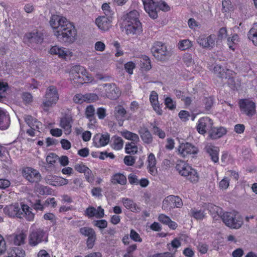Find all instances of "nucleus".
Segmentation results:
<instances>
[{
    "mask_svg": "<svg viewBox=\"0 0 257 257\" xmlns=\"http://www.w3.org/2000/svg\"><path fill=\"white\" fill-rule=\"evenodd\" d=\"M54 35L58 40L66 44H72L77 39V30L65 17L54 15L49 21Z\"/></svg>",
    "mask_w": 257,
    "mask_h": 257,
    "instance_id": "nucleus-1",
    "label": "nucleus"
},
{
    "mask_svg": "<svg viewBox=\"0 0 257 257\" xmlns=\"http://www.w3.org/2000/svg\"><path fill=\"white\" fill-rule=\"evenodd\" d=\"M4 213L11 217L16 216L20 218L25 217L27 220L31 221L34 217V214L30 210V207L25 204L20 207L18 203L6 206L4 209Z\"/></svg>",
    "mask_w": 257,
    "mask_h": 257,
    "instance_id": "nucleus-2",
    "label": "nucleus"
},
{
    "mask_svg": "<svg viewBox=\"0 0 257 257\" xmlns=\"http://www.w3.org/2000/svg\"><path fill=\"white\" fill-rule=\"evenodd\" d=\"M176 169L180 175L186 178L192 183H196L199 180V175L196 170L183 161H179Z\"/></svg>",
    "mask_w": 257,
    "mask_h": 257,
    "instance_id": "nucleus-3",
    "label": "nucleus"
},
{
    "mask_svg": "<svg viewBox=\"0 0 257 257\" xmlns=\"http://www.w3.org/2000/svg\"><path fill=\"white\" fill-rule=\"evenodd\" d=\"M59 99V94L57 87L50 85L46 90L44 99L41 106L44 111H48L50 107L57 103Z\"/></svg>",
    "mask_w": 257,
    "mask_h": 257,
    "instance_id": "nucleus-4",
    "label": "nucleus"
},
{
    "mask_svg": "<svg viewBox=\"0 0 257 257\" xmlns=\"http://www.w3.org/2000/svg\"><path fill=\"white\" fill-rule=\"evenodd\" d=\"M220 218L224 224L229 228L239 229L243 224V221L238 213L235 211L225 212Z\"/></svg>",
    "mask_w": 257,
    "mask_h": 257,
    "instance_id": "nucleus-5",
    "label": "nucleus"
},
{
    "mask_svg": "<svg viewBox=\"0 0 257 257\" xmlns=\"http://www.w3.org/2000/svg\"><path fill=\"white\" fill-rule=\"evenodd\" d=\"M142 1L145 11L153 19L158 17V9L164 12H167L170 10L169 5L165 2H160L157 6L153 0H142Z\"/></svg>",
    "mask_w": 257,
    "mask_h": 257,
    "instance_id": "nucleus-6",
    "label": "nucleus"
},
{
    "mask_svg": "<svg viewBox=\"0 0 257 257\" xmlns=\"http://www.w3.org/2000/svg\"><path fill=\"white\" fill-rule=\"evenodd\" d=\"M153 55L158 60L165 61L172 55L171 50L160 42H155L151 48Z\"/></svg>",
    "mask_w": 257,
    "mask_h": 257,
    "instance_id": "nucleus-7",
    "label": "nucleus"
},
{
    "mask_svg": "<svg viewBox=\"0 0 257 257\" xmlns=\"http://www.w3.org/2000/svg\"><path fill=\"white\" fill-rule=\"evenodd\" d=\"M29 244L31 246H36L40 243L48 241V235L41 228H37L31 231L29 235Z\"/></svg>",
    "mask_w": 257,
    "mask_h": 257,
    "instance_id": "nucleus-8",
    "label": "nucleus"
},
{
    "mask_svg": "<svg viewBox=\"0 0 257 257\" xmlns=\"http://www.w3.org/2000/svg\"><path fill=\"white\" fill-rule=\"evenodd\" d=\"M183 205L181 199L177 196L170 195L163 201L162 209L164 210H170L174 208H180Z\"/></svg>",
    "mask_w": 257,
    "mask_h": 257,
    "instance_id": "nucleus-9",
    "label": "nucleus"
},
{
    "mask_svg": "<svg viewBox=\"0 0 257 257\" xmlns=\"http://www.w3.org/2000/svg\"><path fill=\"white\" fill-rule=\"evenodd\" d=\"M241 111L249 117L253 116L256 112L254 102L249 99H241L239 101Z\"/></svg>",
    "mask_w": 257,
    "mask_h": 257,
    "instance_id": "nucleus-10",
    "label": "nucleus"
},
{
    "mask_svg": "<svg viewBox=\"0 0 257 257\" xmlns=\"http://www.w3.org/2000/svg\"><path fill=\"white\" fill-rule=\"evenodd\" d=\"M216 38L215 35H210L208 36L201 35L197 39V42L202 48L211 50L216 45Z\"/></svg>",
    "mask_w": 257,
    "mask_h": 257,
    "instance_id": "nucleus-11",
    "label": "nucleus"
},
{
    "mask_svg": "<svg viewBox=\"0 0 257 257\" xmlns=\"http://www.w3.org/2000/svg\"><path fill=\"white\" fill-rule=\"evenodd\" d=\"M106 96L111 99H116L120 95L119 88L114 83H107L102 85Z\"/></svg>",
    "mask_w": 257,
    "mask_h": 257,
    "instance_id": "nucleus-12",
    "label": "nucleus"
},
{
    "mask_svg": "<svg viewBox=\"0 0 257 257\" xmlns=\"http://www.w3.org/2000/svg\"><path fill=\"white\" fill-rule=\"evenodd\" d=\"M178 153L183 157L189 155L196 154L198 149L195 146L189 143L181 144L178 148Z\"/></svg>",
    "mask_w": 257,
    "mask_h": 257,
    "instance_id": "nucleus-13",
    "label": "nucleus"
},
{
    "mask_svg": "<svg viewBox=\"0 0 257 257\" xmlns=\"http://www.w3.org/2000/svg\"><path fill=\"white\" fill-rule=\"evenodd\" d=\"M22 173L23 176L30 182H38L41 179L40 173L31 167L24 168Z\"/></svg>",
    "mask_w": 257,
    "mask_h": 257,
    "instance_id": "nucleus-14",
    "label": "nucleus"
},
{
    "mask_svg": "<svg viewBox=\"0 0 257 257\" xmlns=\"http://www.w3.org/2000/svg\"><path fill=\"white\" fill-rule=\"evenodd\" d=\"M49 53L52 55H57L59 58L64 59H70L72 56V52L69 49L60 47L58 46H53Z\"/></svg>",
    "mask_w": 257,
    "mask_h": 257,
    "instance_id": "nucleus-15",
    "label": "nucleus"
},
{
    "mask_svg": "<svg viewBox=\"0 0 257 257\" xmlns=\"http://www.w3.org/2000/svg\"><path fill=\"white\" fill-rule=\"evenodd\" d=\"M213 122L212 119L208 117L201 118L197 126V130L200 134H204L207 131L209 132L212 128Z\"/></svg>",
    "mask_w": 257,
    "mask_h": 257,
    "instance_id": "nucleus-16",
    "label": "nucleus"
},
{
    "mask_svg": "<svg viewBox=\"0 0 257 257\" xmlns=\"http://www.w3.org/2000/svg\"><path fill=\"white\" fill-rule=\"evenodd\" d=\"M43 34L37 30L27 33L25 39L30 43H41L43 40Z\"/></svg>",
    "mask_w": 257,
    "mask_h": 257,
    "instance_id": "nucleus-17",
    "label": "nucleus"
},
{
    "mask_svg": "<svg viewBox=\"0 0 257 257\" xmlns=\"http://www.w3.org/2000/svg\"><path fill=\"white\" fill-rule=\"evenodd\" d=\"M73 122L72 117L69 115H66L61 119L60 125L63 128L65 134L71 133Z\"/></svg>",
    "mask_w": 257,
    "mask_h": 257,
    "instance_id": "nucleus-18",
    "label": "nucleus"
},
{
    "mask_svg": "<svg viewBox=\"0 0 257 257\" xmlns=\"http://www.w3.org/2000/svg\"><path fill=\"white\" fill-rule=\"evenodd\" d=\"M205 152L208 153L211 157V160L214 163L218 161L219 148L212 144L207 143L204 148Z\"/></svg>",
    "mask_w": 257,
    "mask_h": 257,
    "instance_id": "nucleus-19",
    "label": "nucleus"
},
{
    "mask_svg": "<svg viewBox=\"0 0 257 257\" xmlns=\"http://www.w3.org/2000/svg\"><path fill=\"white\" fill-rule=\"evenodd\" d=\"M109 135L108 134L104 135L96 134L93 138V145L98 148L106 145L109 142Z\"/></svg>",
    "mask_w": 257,
    "mask_h": 257,
    "instance_id": "nucleus-20",
    "label": "nucleus"
},
{
    "mask_svg": "<svg viewBox=\"0 0 257 257\" xmlns=\"http://www.w3.org/2000/svg\"><path fill=\"white\" fill-rule=\"evenodd\" d=\"M126 32L127 35H140L142 32L141 22L135 24H125Z\"/></svg>",
    "mask_w": 257,
    "mask_h": 257,
    "instance_id": "nucleus-21",
    "label": "nucleus"
},
{
    "mask_svg": "<svg viewBox=\"0 0 257 257\" xmlns=\"http://www.w3.org/2000/svg\"><path fill=\"white\" fill-rule=\"evenodd\" d=\"M95 23L98 27L103 31H107L111 27L110 19L105 16L97 18L95 20Z\"/></svg>",
    "mask_w": 257,
    "mask_h": 257,
    "instance_id": "nucleus-22",
    "label": "nucleus"
},
{
    "mask_svg": "<svg viewBox=\"0 0 257 257\" xmlns=\"http://www.w3.org/2000/svg\"><path fill=\"white\" fill-rule=\"evenodd\" d=\"M158 95L156 92L153 91H152L150 96V101L152 104L154 110L159 114L161 115L162 114V110L160 108L159 104L158 103Z\"/></svg>",
    "mask_w": 257,
    "mask_h": 257,
    "instance_id": "nucleus-23",
    "label": "nucleus"
},
{
    "mask_svg": "<svg viewBox=\"0 0 257 257\" xmlns=\"http://www.w3.org/2000/svg\"><path fill=\"white\" fill-rule=\"evenodd\" d=\"M25 251L20 246L10 248L8 250V257H25Z\"/></svg>",
    "mask_w": 257,
    "mask_h": 257,
    "instance_id": "nucleus-24",
    "label": "nucleus"
},
{
    "mask_svg": "<svg viewBox=\"0 0 257 257\" xmlns=\"http://www.w3.org/2000/svg\"><path fill=\"white\" fill-rule=\"evenodd\" d=\"M10 119L6 112L0 108V130H6L9 126Z\"/></svg>",
    "mask_w": 257,
    "mask_h": 257,
    "instance_id": "nucleus-25",
    "label": "nucleus"
},
{
    "mask_svg": "<svg viewBox=\"0 0 257 257\" xmlns=\"http://www.w3.org/2000/svg\"><path fill=\"white\" fill-rule=\"evenodd\" d=\"M226 131L225 128L223 127H213L210 130L209 137L213 140H215L221 137L223 135L226 134Z\"/></svg>",
    "mask_w": 257,
    "mask_h": 257,
    "instance_id": "nucleus-26",
    "label": "nucleus"
},
{
    "mask_svg": "<svg viewBox=\"0 0 257 257\" xmlns=\"http://www.w3.org/2000/svg\"><path fill=\"white\" fill-rule=\"evenodd\" d=\"M139 133L141 136L142 140H143L144 143L150 144L152 143V136L147 128H141L139 131Z\"/></svg>",
    "mask_w": 257,
    "mask_h": 257,
    "instance_id": "nucleus-27",
    "label": "nucleus"
},
{
    "mask_svg": "<svg viewBox=\"0 0 257 257\" xmlns=\"http://www.w3.org/2000/svg\"><path fill=\"white\" fill-rule=\"evenodd\" d=\"M83 73H85V69L83 67L79 65H75L71 69L70 77V79L73 81H75L76 79L79 77Z\"/></svg>",
    "mask_w": 257,
    "mask_h": 257,
    "instance_id": "nucleus-28",
    "label": "nucleus"
},
{
    "mask_svg": "<svg viewBox=\"0 0 257 257\" xmlns=\"http://www.w3.org/2000/svg\"><path fill=\"white\" fill-rule=\"evenodd\" d=\"M121 202L124 206L127 209L133 212H139L140 208L138 206L137 204L135 203L133 200L127 198H122Z\"/></svg>",
    "mask_w": 257,
    "mask_h": 257,
    "instance_id": "nucleus-29",
    "label": "nucleus"
},
{
    "mask_svg": "<svg viewBox=\"0 0 257 257\" xmlns=\"http://www.w3.org/2000/svg\"><path fill=\"white\" fill-rule=\"evenodd\" d=\"M139 14L136 10H133L127 13L125 16V24H136L140 22L139 20Z\"/></svg>",
    "mask_w": 257,
    "mask_h": 257,
    "instance_id": "nucleus-30",
    "label": "nucleus"
},
{
    "mask_svg": "<svg viewBox=\"0 0 257 257\" xmlns=\"http://www.w3.org/2000/svg\"><path fill=\"white\" fill-rule=\"evenodd\" d=\"M26 121L31 128L36 130L38 132H40L39 130L42 127V125L40 121H38L31 116H28L26 118Z\"/></svg>",
    "mask_w": 257,
    "mask_h": 257,
    "instance_id": "nucleus-31",
    "label": "nucleus"
},
{
    "mask_svg": "<svg viewBox=\"0 0 257 257\" xmlns=\"http://www.w3.org/2000/svg\"><path fill=\"white\" fill-rule=\"evenodd\" d=\"M207 208L212 215L213 219L218 220L220 218L221 215L219 214L221 210L220 208L212 204H208L207 206Z\"/></svg>",
    "mask_w": 257,
    "mask_h": 257,
    "instance_id": "nucleus-32",
    "label": "nucleus"
},
{
    "mask_svg": "<svg viewBox=\"0 0 257 257\" xmlns=\"http://www.w3.org/2000/svg\"><path fill=\"white\" fill-rule=\"evenodd\" d=\"M248 39L257 46V23H254L247 34Z\"/></svg>",
    "mask_w": 257,
    "mask_h": 257,
    "instance_id": "nucleus-33",
    "label": "nucleus"
},
{
    "mask_svg": "<svg viewBox=\"0 0 257 257\" xmlns=\"http://www.w3.org/2000/svg\"><path fill=\"white\" fill-rule=\"evenodd\" d=\"M122 136L128 140L132 141L131 143H138L140 141L139 136L134 133L128 131H124L122 133Z\"/></svg>",
    "mask_w": 257,
    "mask_h": 257,
    "instance_id": "nucleus-34",
    "label": "nucleus"
},
{
    "mask_svg": "<svg viewBox=\"0 0 257 257\" xmlns=\"http://www.w3.org/2000/svg\"><path fill=\"white\" fill-rule=\"evenodd\" d=\"M112 148L115 150H119L122 148L123 141L122 138L118 136H114L112 138Z\"/></svg>",
    "mask_w": 257,
    "mask_h": 257,
    "instance_id": "nucleus-35",
    "label": "nucleus"
},
{
    "mask_svg": "<svg viewBox=\"0 0 257 257\" xmlns=\"http://www.w3.org/2000/svg\"><path fill=\"white\" fill-rule=\"evenodd\" d=\"M227 70L223 68L220 65L217 64L214 67V72L220 78H226V71Z\"/></svg>",
    "mask_w": 257,
    "mask_h": 257,
    "instance_id": "nucleus-36",
    "label": "nucleus"
},
{
    "mask_svg": "<svg viewBox=\"0 0 257 257\" xmlns=\"http://www.w3.org/2000/svg\"><path fill=\"white\" fill-rule=\"evenodd\" d=\"M148 168L151 174H153L156 170V160L153 153L150 154L148 158Z\"/></svg>",
    "mask_w": 257,
    "mask_h": 257,
    "instance_id": "nucleus-37",
    "label": "nucleus"
},
{
    "mask_svg": "<svg viewBox=\"0 0 257 257\" xmlns=\"http://www.w3.org/2000/svg\"><path fill=\"white\" fill-rule=\"evenodd\" d=\"M181 243L180 240L178 238H175L171 243L167 244V247L169 251L174 252L175 250L177 251V249L181 246Z\"/></svg>",
    "mask_w": 257,
    "mask_h": 257,
    "instance_id": "nucleus-38",
    "label": "nucleus"
},
{
    "mask_svg": "<svg viewBox=\"0 0 257 257\" xmlns=\"http://www.w3.org/2000/svg\"><path fill=\"white\" fill-rule=\"evenodd\" d=\"M80 234L85 237H89L96 235L94 230L89 227H82L79 229Z\"/></svg>",
    "mask_w": 257,
    "mask_h": 257,
    "instance_id": "nucleus-39",
    "label": "nucleus"
},
{
    "mask_svg": "<svg viewBox=\"0 0 257 257\" xmlns=\"http://www.w3.org/2000/svg\"><path fill=\"white\" fill-rule=\"evenodd\" d=\"M183 60L186 66L192 70L194 67V62L191 54L186 53L183 57Z\"/></svg>",
    "mask_w": 257,
    "mask_h": 257,
    "instance_id": "nucleus-40",
    "label": "nucleus"
},
{
    "mask_svg": "<svg viewBox=\"0 0 257 257\" xmlns=\"http://www.w3.org/2000/svg\"><path fill=\"white\" fill-rule=\"evenodd\" d=\"M192 46V43L188 39L180 41L178 44V49L181 51L187 50Z\"/></svg>",
    "mask_w": 257,
    "mask_h": 257,
    "instance_id": "nucleus-41",
    "label": "nucleus"
},
{
    "mask_svg": "<svg viewBox=\"0 0 257 257\" xmlns=\"http://www.w3.org/2000/svg\"><path fill=\"white\" fill-rule=\"evenodd\" d=\"M137 143H128L125 145V150L127 154H136L138 151V147L136 145Z\"/></svg>",
    "mask_w": 257,
    "mask_h": 257,
    "instance_id": "nucleus-42",
    "label": "nucleus"
},
{
    "mask_svg": "<svg viewBox=\"0 0 257 257\" xmlns=\"http://www.w3.org/2000/svg\"><path fill=\"white\" fill-rule=\"evenodd\" d=\"M190 214L191 216L196 219H202L205 217V213L203 210H197L195 208H192L190 211Z\"/></svg>",
    "mask_w": 257,
    "mask_h": 257,
    "instance_id": "nucleus-43",
    "label": "nucleus"
},
{
    "mask_svg": "<svg viewBox=\"0 0 257 257\" xmlns=\"http://www.w3.org/2000/svg\"><path fill=\"white\" fill-rule=\"evenodd\" d=\"M113 180L114 183H118L121 185H125L127 182L125 176L120 173L115 174L113 176Z\"/></svg>",
    "mask_w": 257,
    "mask_h": 257,
    "instance_id": "nucleus-44",
    "label": "nucleus"
},
{
    "mask_svg": "<svg viewBox=\"0 0 257 257\" xmlns=\"http://www.w3.org/2000/svg\"><path fill=\"white\" fill-rule=\"evenodd\" d=\"M141 67L145 70H149L151 68V60L147 56H143L141 60Z\"/></svg>",
    "mask_w": 257,
    "mask_h": 257,
    "instance_id": "nucleus-45",
    "label": "nucleus"
},
{
    "mask_svg": "<svg viewBox=\"0 0 257 257\" xmlns=\"http://www.w3.org/2000/svg\"><path fill=\"white\" fill-rule=\"evenodd\" d=\"M126 113L125 108L121 105H117L115 107L114 114L117 118H123Z\"/></svg>",
    "mask_w": 257,
    "mask_h": 257,
    "instance_id": "nucleus-46",
    "label": "nucleus"
},
{
    "mask_svg": "<svg viewBox=\"0 0 257 257\" xmlns=\"http://www.w3.org/2000/svg\"><path fill=\"white\" fill-rule=\"evenodd\" d=\"M239 41V36L238 35L234 34L231 37H229L227 39V44L229 48L234 50L233 45L236 44Z\"/></svg>",
    "mask_w": 257,
    "mask_h": 257,
    "instance_id": "nucleus-47",
    "label": "nucleus"
},
{
    "mask_svg": "<svg viewBox=\"0 0 257 257\" xmlns=\"http://www.w3.org/2000/svg\"><path fill=\"white\" fill-rule=\"evenodd\" d=\"M26 237V235L23 233H21L18 235H16L14 240V243L16 245L20 246L21 244L24 243Z\"/></svg>",
    "mask_w": 257,
    "mask_h": 257,
    "instance_id": "nucleus-48",
    "label": "nucleus"
},
{
    "mask_svg": "<svg viewBox=\"0 0 257 257\" xmlns=\"http://www.w3.org/2000/svg\"><path fill=\"white\" fill-rule=\"evenodd\" d=\"M95 114V109L92 105L88 106L85 110V115L86 117L92 121L93 119Z\"/></svg>",
    "mask_w": 257,
    "mask_h": 257,
    "instance_id": "nucleus-49",
    "label": "nucleus"
},
{
    "mask_svg": "<svg viewBox=\"0 0 257 257\" xmlns=\"http://www.w3.org/2000/svg\"><path fill=\"white\" fill-rule=\"evenodd\" d=\"M68 180L61 177H56L53 183H51L53 186H62L68 183Z\"/></svg>",
    "mask_w": 257,
    "mask_h": 257,
    "instance_id": "nucleus-50",
    "label": "nucleus"
},
{
    "mask_svg": "<svg viewBox=\"0 0 257 257\" xmlns=\"http://www.w3.org/2000/svg\"><path fill=\"white\" fill-rule=\"evenodd\" d=\"M205 104V110L206 113H208L213 104V98L211 97L205 98L204 99Z\"/></svg>",
    "mask_w": 257,
    "mask_h": 257,
    "instance_id": "nucleus-51",
    "label": "nucleus"
},
{
    "mask_svg": "<svg viewBox=\"0 0 257 257\" xmlns=\"http://www.w3.org/2000/svg\"><path fill=\"white\" fill-rule=\"evenodd\" d=\"M84 98L86 102L91 103L97 100L98 97L94 93H87L84 94Z\"/></svg>",
    "mask_w": 257,
    "mask_h": 257,
    "instance_id": "nucleus-52",
    "label": "nucleus"
},
{
    "mask_svg": "<svg viewBox=\"0 0 257 257\" xmlns=\"http://www.w3.org/2000/svg\"><path fill=\"white\" fill-rule=\"evenodd\" d=\"M196 247L198 251L202 254L206 253L208 250V245L203 242H199Z\"/></svg>",
    "mask_w": 257,
    "mask_h": 257,
    "instance_id": "nucleus-53",
    "label": "nucleus"
},
{
    "mask_svg": "<svg viewBox=\"0 0 257 257\" xmlns=\"http://www.w3.org/2000/svg\"><path fill=\"white\" fill-rule=\"evenodd\" d=\"M89 79L88 77L87 76V72L85 70V73H83V75L81 74L79 76V77L76 79L75 81H73L74 82H76L79 84H82L86 82V81H89Z\"/></svg>",
    "mask_w": 257,
    "mask_h": 257,
    "instance_id": "nucleus-54",
    "label": "nucleus"
},
{
    "mask_svg": "<svg viewBox=\"0 0 257 257\" xmlns=\"http://www.w3.org/2000/svg\"><path fill=\"white\" fill-rule=\"evenodd\" d=\"M128 180L131 185H137L139 184V180L138 176L134 173H131L128 175Z\"/></svg>",
    "mask_w": 257,
    "mask_h": 257,
    "instance_id": "nucleus-55",
    "label": "nucleus"
},
{
    "mask_svg": "<svg viewBox=\"0 0 257 257\" xmlns=\"http://www.w3.org/2000/svg\"><path fill=\"white\" fill-rule=\"evenodd\" d=\"M58 159V156L55 154L51 153L46 157V161L48 164L53 165Z\"/></svg>",
    "mask_w": 257,
    "mask_h": 257,
    "instance_id": "nucleus-56",
    "label": "nucleus"
},
{
    "mask_svg": "<svg viewBox=\"0 0 257 257\" xmlns=\"http://www.w3.org/2000/svg\"><path fill=\"white\" fill-rule=\"evenodd\" d=\"M93 223L94 226L100 229H104L107 226V222L104 219L94 221Z\"/></svg>",
    "mask_w": 257,
    "mask_h": 257,
    "instance_id": "nucleus-57",
    "label": "nucleus"
},
{
    "mask_svg": "<svg viewBox=\"0 0 257 257\" xmlns=\"http://www.w3.org/2000/svg\"><path fill=\"white\" fill-rule=\"evenodd\" d=\"M136 159L132 156H126L123 159L124 163L127 166H133L135 164Z\"/></svg>",
    "mask_w": 257,
    "mask_h": 257,
    "instance_id": "nucleus-58",
    "label": "nucleus"
},
{
    "mask_svg": "<svg viewBox=\"0 0 257 257\" xmlns=\"http://www.w3.org/2000/svg\"><path fill=\"white\" fill-rule=\"evenodd\" d=\"M176 252L175 250L174 252H165L163 253H158L154 254L152 255V257H175V254Z\"/></svg>",
    "mask_w": 257,
    "mask_h": 257,
    "instance_id": "nucleus-59",
    "label": "nucleus"
},
{
    "mask_svg": "<svg viewBox=\"0 0 257 257\" xmlns=\"http://www.w3.org/2000/svg\"><path fill=\"white\" fill-rule=\"evenodd\" d=\"M222 11L223 12H227L230 11L232 8V6L230 0H223L222 3Z\"/></svg>",
    "mask_w": 257,
    "mask_h": 257,
    "instance_id": "nucleus-60",
    "label": "nucleus"
},
{
    "mask_svg": "<svg viewBox=\"0 0 257 257\" xmlns=\"http://www.w3.org/2000/svg\"><path fill=\"white\" fill-rule=\"evenodd\" d=\"M74 169L79 173H84L86 171L89 172V168L82 163L76 164Z\"/></svg>",
    "mask_w": 257,
    "mask_h": 257,
    "instance_id": "nucleus-61",
    "label": "nucleus"
},
{
    "mask_svg": "<svg viewBox=\"0 0 257 257\" xmlns=\"http://www.w3.org/2000/svg\"><path fill=\"white\" fill-rule=\"evenodd\" d=\"M153 131L154 134L158 136L161 139H164L166 136L165 132L156 126L153 127Z\"/></svg>",
    "mask_w": 257,
    "mask_h": 257,
    "instance_id": "nucleus-62",
    "label": "nucleus"
},
{
    "mask_svg": "<svg viewBox=\"0 0 257 257\" xmlns=\"http://www.w3.org/2000/svg\"><path fill=\"white\" fill-rule=\"evenodd\" d=\"M130 237L135 241L142 242V239L140 235L134 229H132L130 232Z\"/></svg>",
    "mask_w": 257,
    "mask_h": 257,
    "instance_id": "nucleus-63",
    "label": "nucleus"
},
{
    "mask_svg": "<svg viewBox=\"0 0 257 257\" xmlns=\"http://www.w3.org/2000/svg\"><path fill=\"white\" fill-rule=\"evenodd\" d=\"M135 64L133 62H128L124 65V68L130 74L133 73V70L135 68Z\"/></svg>",
    "mask_w": 257,
    "mask_h": 257,
    "instance_id": "nucleus-64",
    "label": "nucleus"
}]
</instances>
